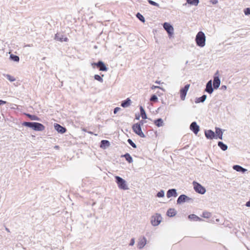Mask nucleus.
<instances>
[{
	"instance_id": "f257e3e1",
	"label": "nucleus",
	"mask_w": 250,
	"mask_h": 250,
	"mask_svg": "<svg viewBox=\"0 0 250 250\" xmlns=\"http://www.w3.org/2000/svg\"><path fill=\"white\" fill-rule=\"evenodd\" d=\"M22 125L31 128L35 131H41L45 129V126L42 124L38 122H24Z\"/></svg>"
},
{
	"instance_id": "f03ea898",
	"label": "nucleus",
	"mask_w": 250,
	"mask_h": 250,
	"mask_svg": "<svg viewBox=\"0 0 250 250\" xmlns=\"http://www.w3.org/2000/svg\"><path fill=\"white\" fill-rule=\"evenodd\" d=\"M195 41L197 45L203 47L206 44V36L202 31H199L196 36Z\"/></svg>"
},
{
	"instance_id": "7ed1b4c3",
	"label": "nucleus",
	"mask_w": 250,
	"mask_h": 250,
	"mask_svg": "<svg viewBox=\"0 0 250 250\" xmlns=\"http://www.w3.org/2000/svg\"><path fill=\"white\" fill-rule=\"evenodd\" d=\"M116 182L120 189L126 190L128 189L127 186L126 184V181L119 176L115 177Z\"/></svg>"
},
{
	"instance_id": "20e7f679",
	"label": "nucleus",
	"mask_w": 250,
	"mask_h": 250,
	"mask_svg": "<svg viewBox=\"0 0 250 250\" xmlns=\"http://www.w3.org/2000/svg\"><path fill=\"white\" fill-rule=\"evenodd\" d=\"M132 130L134 132L142 138H145L146 135L143 132L141 126V124L136 123L132 125Z\"/></svg>"
},
{
	"instance_id": "39448f33",
	"label": "nucleus",
	"mask_w": 250,
	"mask_h": 250,
	"mask_svg": "<svg viewBox=\"0 0 250 250\" xmlns=\"http://www.w3.org/2000/svg\"><path fill=\"white\" fill-rule=\"evenodd\" d=\"M192 184L193 185V188L196 192L201 194H204L205 193L206 189L200 184L195 181H193Z\"/></svg>"
},
{
	"instance_id": "423d86ee",
	"label": "nucleus",
	"mask_w": 250,
	"mask_h": 250,
	"mask_svg": "<svg viewBox=\"0 0 250 250\" xmlns=\"http://www.w3.org/2000/svg\"><path fill=\"white\" fill-rule=\"evenodd\" d=\"M91 65L93 68L96 66L100 71H106L108 70V68L106 66L104 63L102 61H99L97 62H93L91 63Z\"/></svg>"
},
{
	"instance_id": "0eeeda50",
	"label": "nucleus",
	"mask_w": 250,
	"mask_h": 250,
	"mask_svg": "<svg viewBox=\"0 0 250 250\" xmlns=\"http://www.w3.org/2000/svg\"><path fill=\"white\" fill-rule=\"evenodd\" d=\"M163 27L165 30L167 32L168 37H171L173 34L174 29L173 26L168 22H164L163 24Z\"/></svg>"
},
{
	"instance_id": "6e6552de",
	"label": "nucleus",
	"mask_w": 250,
	"mask_h": 250,
	"mask_svg": "<svg viewBox=\"0 0 250 250\" xmlns=\"http://www.w3.org/2000/svg\"><path fill=\"white\" fill-rule=\"evenodd\" d=\"M162 217L160 214L156 213L155 216H152L151 218V223L153 226H158L161 222Z\"/></svg>"
},
{
	"instance_id": "1a4fd4ad",
	"label": "nucleus",
	"mask_w": 250,
	"mask_h": 250,
	"mask_svg": "<svg viewBox=\"0 0 250 250\" xmlns=\"http://www.w3.org/2000/svg\"><path fill=\"white\" fill-rule=\"evenodd\" d=\"M221 83V81L219 77V72L217 71V72L215 73L214 76L213 77V86L215 89H216L219 88Z\"/></svg>"
},
{
	"instance_id": "9d476101",
	"label": "nucleus",
	"mask_w": 250,
	"mask_h": 250,
	"mask_svg": "<svg viewBox=\"0 0 250 250\" xmlns=\"http://www.w3.org/2000/svg\"><path fill=\"white\" fill-rule=\"evenodd\" d=\"M189 128L195 135H197L200 130V126L196 122L191 123Z\"/></svg>"
},
{
	"instance_id": "9b49d317",
	"label": "nucleus",
	"mask_w": 250,
	"mask_h": 250,
	"mask_svg": "<svg viewBox=\"0 0 250 250\" xmlns=\"http://www.w3.org/2000/svg\"><path fill=\"white\" fill-rule=\"evenodd\" d=\"M214 89V87H212V81L210 80L207 83L205 91L208 94H211L213 92Z\"/></svg>"
},
{
	"instance_id": "f8f14e48",
	"label": "nucleus",
	"mask_w": 250,
	"mask_h": 250,
	"mask_svg": "<svg viewBox=\"0 0 250 250\" xmlns=\"http://www.w3.org/2000/svg\"><path fill=\"white\" fill-rule=\"evenodd\" d=\"M206 137L208 139H217L215 133L211 129L207 130L205 131Z\"/></svg>"
},
{
	"instance_id": "ddd939ff",
	"label": "nucleus",
	"mask_w": 250,
	"mask_h": 250,
	"mask_svg": "<svg viewBox=\"0 0 250 250\" xmlns=\"http://www.w3.org/2000/svg\"><path fill=\"white\" fill-rule=\"evenodd\" d=\"M54 128L58 133L61 134L64 133L67 131L66 128L65 127H63L57 123L54 124Z\"/></svg>"
},
{
	"instance_id": "4468645a",
	"label": "nucleus",
	"mask_w": 250,
	"mask_h": 250,
	"mask_svg": "<svg viewBox=\"0 0 250 250\" xmlns=\"http://www.w3.org/2000/svg\"><path fill=\"white\" fill-rule=\"evenodd\" d=\"M178 195L177 190L175 188L168 189L167 192V197L169 198L171 197H176Z\"/></svg>"
},
{
	"instance_id": "2eb2a0df",
	"label": "nucleus",
	"mask_w": 250,
	"mask_h": 250,
	"mask_svg": "<svg viewBox=\"0 0 250 250\" xmlns=\"http://www.w3.org/2000/svg\"><path fill=\"white\" fill-rule=\"evenodd\" d=\"M188 201V196L185 194H182L179 196L177 200V204L181 205Z\"/></svg>"
},
{
	"instance_id": "dca6fc26",
	"label": "nucleus",
	"mask_w": 250,
	"mask_h": 250,
	"mask_svg": "<svg viewBox=\"0 0 250 250\" xmlns=\"http://www.w3.org/2000/svg\"><path fill=\"white\" fill-rule=\"evenodd\" d=\"M188 92V84H186L184 87L180 90V97L181 100H184Z\"/></svg>"
},
{
	"instance_id": "f3484780",
	"label": "nucleus",
	"mask_w": 250,
	"mask_h": 250,
	"mask_svg": "<svg viewBox=\"0 0 250 250\" xmlns=\"http://www.w3.org/2000/svg\"><path fill=\"white\" fill-rule=\"evenodd\" d=\"M55 40L60 41L61 42L68 41V39L67 37H63V36L59 33L55 34Z\"/></svg>"
},
{
	"instance_id": "a211bd4d",
	"label": "nucleus",
	"mask_w": 250,
	"mask_h": 250,
	"mask_svg": "<svg viewBox=\"0 0 250 250\" xmlns=\"http://www.w3.org/2000/svg\"><path fill=\"white\" fill-rule=\"evenodd\" d=\"M146 239L145 237H143L138 243V248L140 249H142L146 245Z\"/></svg>"
},
{
	"instance_id": "6ab92c4d",
	"label": "nucleus",
	"mask_w": 250,
	"mask_h": 250,
	"mask_svg": "<svg viewBox=\"0 0 250 250\" xmlns=\"http://www.w3.org/2000/svg\"><path fill=\"white\" fill-rule=\"evenodd\" d=\"M131 103V100L129 98H128L126 100L123 101L122 102L121 105L123 107L125 108V107H128L130 105Z\"/></svg>"
},
{
	"instance_id": "aec40b11",
	"label": "nucleus",
	"mask_w": 250,
	"mask_h": 250,
	"mask_svg": "<svg viewBox=\"0 0 250 250\" xmlns=\"http://www.w3.org/2000/svg\"><path fill=\"white\" fill-rule=\"evenodd\" d=\"M110 146V142L108 140H102L100 143V147L102 148L105 149Z\"/></svg>"
},
{
	"instance_id": "412c9836",
	"label": "nucleus",
	"mask_w": 250,
	"mask_h": 250,
	"mask_svg": "<svg viewBox=\"0 0 250 250\" xmlns=\"http://www.w3.org/2000/svg\"><path fill=\"white\" fill-rule=\"evenodd\" d=\"M177 211L176 210L173 208H169L167 212V215L170 217L174 216L176 214Z\"/></svg>"
},
{
	"instance_id": "4be33fe9",
	"label": "nucleus",
	"mask_w": 250,
	"mask_h": 250,
	"mask_svg": "<svg viewBox=\"0 0 250 250\" xmlns=\"http://www.w3.org/2000/svg\"><path fill=\"white\" fill-rule=\"evenodd\" d=\"M233 168L238 172H241L242 173H244L247 171V169L243 168L239 165H234L233 166Z\"/></svg>"
},
{
	"instance_id": "5701e85b",
	"label": "nucleus",
	"mask_w": 250,
	"mask_h": 250,
	"mask_svg": "<svg viewBox=\"0 0 250 250\" xmlns=\"http://www.w3.org/2000/svg\"><path fill=\"white\" fill-rule=\"evenodd\" d=\"M122 157L125 158V160L129 163L133 162L132 157L128 153H126L125 154L122 155Z\"/></svg>"
},
{
	"instance_id": "b1692460",
	"label": "nucleus",
	"mask_w": 250,
	"mask_h": 250,
	"mask_svg": "<svg viewBox=\"0 0 250 250\" xmlns=\"http://www.w3.org/2000/svg\"><path fill=\"white\" fill-rule=\"evenodd\" d=\"M215 133L216 134V136L217 138H218L220 139H222L223 137V131L222 129L219 127L215 128Z\"/></svg>"
},
{
	"instance_id": "393cba45",
	"label": "nucleus",
	"mask_w": 250,
	"mask_h": 250,
	"mask_svg": "<svg viewBox=\"0 0 250 250\" xmlns=\"http://www.w3.org/2000/svg\"><path fill=\"white\" fill-rule=\"evenodd\" d=\"M188 219H190V220L194 221H201L203 220L202 218L199 217L198 216L195 214H191L188 215Z\"/></svg>"
},
{
	"instance_id": "a878e982",
	"label": "nucleus",
	"mask_w": 250,
	"mask_h": 250,
	"mask_svg": "<svg viewBox=\"0 0 250 250\" xmlns=\"http://www.w3.org/2000/svg\"><path fill=\"white\" fill-rule=\"evenodd\" d=\"M154 124L158 127H161L164 125V122L161 118H158L154 120Z\"/></svg>"
},
{
	"instance_id": "bb28decb",
	"label": "nucleus",
	"mask_w": 250,
	"mask_h": 250,
	"mask_svg": "<svg viewBox=\"0 0 250 250\" xmlns=\"http://www.w3.org/2000/svg\"><path fill=\"white\" fill-rule=\"evenodd\" d=\"M206 99L207 95L204 94L199 98H196L195 100V103L196 104L200 103H204L206 100Z\"/></svg>"
},
{
	"instance_id": "cd10ccee",
	"label": "nucleus",
	"mask_w": 250,
	"mask_h": 250,
	"mask_svg": "<svg viewBox=\"0 0 250 250\" xmlns=\"http://www.w3.org/2000/svg\"><path fill=\"white\" fill-rule=\"evenodd\" d=\"M25 115L30 120L33 121H40V118L36 115H31L29 113H25Z\"/></svg>"
},
{
	"instance_id": "c85d7f7f",
	"label": "nucleus",
	"mask_w": 250,
	"mask_h": 250,
	"mask_svg": "<svg viewBox=\"0 0 250 250\" xmlns=\"http://www.w3.org/2000/svg\"><path fill=\"white\" fill-rule=\"evenodd\" d=\"M218 146L223 151H226L228 149L227 145L222 142L219 141L218 142Z\"/></svg>"
},
{
	"instance_id": "c756f323",
	"label": "nucleus",
	"mask_w": 250,
	"mask_h": 250,
	"mask_svg": "<svg viewBox=\"0 0 250 250\" xmlns=\"http://www.w3.org/2000/svg\"><path fill=\"white\" fill-rule=\"evenodd\" d=\"M140 114L141 116V117L143 119H147V116L145 110H144V108L142 106H140Z\"/></svg>"
},
{
	"instance_id": "7c9ffc66",
	"label": "nucleus",
	"mask_w": 250,
	"mask_h": 250,
	"mask_svg": "<svg viewBox=\"0 0 250 250\" xmlns=\"http://www.w3.org/2000/svg\"><path fill=\"white\" fill-rule=\"evenodd\" d=\"M10 59L15 62H19L20 61L19 57L17 55L14 54H11L10 55Z\"/></svg>"
},
{
	"instance_id": "2f4dec72",
	"label": "nucleus",
	"mask_w": 250,
	"mask_h": 250,
	"mask_svg": "<svg viewBox=\"0 0 250 250\" xmlns=\"http://www.w3.org/2000/svg\"><path fill=\"white\" fill-rule=\"evenodd\" d=\"M136 17L142 22H145V19L144 17V16L140 14V13H137L136 14Z\"/></svg>"
},
{
	"instance_id": "473e14b6",
	"label": "nucleus",
	"mask_w": 250,
	"mask_h": 250,
	"mask_svg": "<svg viewBox=\"0 0 250 250\" xmlns=\"http://www.w3.org/2000/svg\"><path fill=\"white\" fill-rule=\"evenodd\" d=\"M199 2V0H188V4L197 6Z\"/></svg>"
},
{
	"instance_id": "72a5a7b5",
	"label": "nucleus",
	"mask_w": 250,
	"mask_h": 250,
	"mask_svg": "<svg viewBox=\"0 0 250 250\" xmlns=\"http://www.w3.org/2000/svg\"><path fill=\"white\" fill-rule=\"evenodd\" d=\"M94 79L101 82V83H103L104 80H103V79L102 78V77L101 76H100V75H98V74H96L94 75Z\"/></svg>"
},
{
	"instance_id": "f704fd0d",
	"label": "nucleus",
	"mask_w": 250,
	"mask_h": 250,
	"mask_svg": "<svg viewBox=\"0 0 250 250\" xmlns=\"http://www.w3.org/2000/svg\"><path fill=\"white\" fill-rule=\"evenodd\" d=\"M202 216L205 218H209L211 216V213L209 212L205 211L203 212Z\"/></svg>"
},
{
	"instance_id": "c9c22d12",
	"label": "nucleus",
	"mask_w": 250,
	"mask_h": 250,
	"mask_svg": "<svg viewBox=\"0 0 250 250\" xmlns=\"http://www.w3.org/2000/svg\"><path fill=\"white\" fill-rule=\"evenodd\" d=\"M150 101L152 102H157L158 101V98L157 96L155 94H153L152 95H151L150 98Z\"/></svg>"
},
{
	"instance_id": "e433bc0d",
	"label": "nucleus",
	"mask_w": 250,
	"mask_h": 250,
	"mask_svg": "<svg viewBox=\"0 0 250 250\" xmlns=\"http://www.w3.org/2000/svg\"><path fill=\"white\" fill-rule=\"evenodd\" d=\"M128 143L133 148H136L137 147L136 145L130 139L127 140Z\"/></svg>"
},
{
	"instance_id": "4c0bfd02",
	"label": "nucleus",
	"mask_w": 250,
	"mask_h": 250,
	"mask_svg": "<svg viewBox=\"0 0 250 250\" xmlns=\"http://www.w3.org/2000/svg\"><path fill=\"white\" fill-rule=\"evenodd\" d=\"M165 195V192L163 190H161L160 191H159L156 195V196L161 198L163 197Z\"/></svg>"
},
{
	"instance_id": "58836bf2",
	"label": "nucleus",
	"mask_w": 250,
	"mask_h": 250,
	"mask_svg": "<svg viewBox=\"0 0 250 250\" xmlns=\"http://www.w3.org/2000/svg\"><path fill=\"white\" fill-rule=\"evenodd\" d=\"M147 1L149 3V4H150L153 5V6H157L158 7H159V4L158 3L153 1L152 0H148Z\"/></svg>"
},
{
	"instance_id": "ea45409f",
	"label": "nucleus",
	"mask_w": 250,
	"mask_h": 250,
	"mask_svg": "<svg viewBox=\"0 0 250 250\" xmlns=\"http://www.w3.org/2000/svg\"><path fill=\"white\" fill-rule=\"evenodd\" d=\"M6 78L10 82H14L15 81V79L10 75L7 74L6 75Z\"/></svg>"
},
{
	"instance_id": "a19ab883",
	"label": "nucleus",
	"mask_w": 250,
	"mask_h": 250,
	"mask_svg": "<svg viewBox=\"0 0 250 250\" xmlns=\"http://www.w3.org/2000/svg\"><path fill=\"white\" fill-rule=\"evenodd\" d=\"M244 12L246 15H250V7L245 8L244 10Z\"/></svg>"
},
{
	"instance_id": "79ce46f5",
	"label": "nucleus",
	"mask_w": 250,
	"mask_h": 250,
	"mask_svg": "<svg viewBox=\"0 0 250 250\" xmlns=\"http://www.w3.org/2000/svg\"><path fill=\"white\" fill-rule=\"evenodd\" d=\"M121 109V108L120 107H116L114 109L113 112L114 114H116Z\"/></svg>"
},
{
	"instance_id": "37998d69",
	"label": "nucleus",
	"mask_w": 250,
	"mask_h": 250,
	"mask_svg": "<svg viewBox=\"0 0 250 250\" xmlns=\"http://www.w3.org/2000/svg\"><path fill=\"white\" fill-rule=\"evenodd\" d=\"M134 243H135V239L133 238L131 239V240H130L129 246H132L134 245Z\"/></svg>"
},
{
	"instance_id": "c03bdc74",
	"label": "nucleus",
	"mask_w": 250,
	"mask_h": 250,
	"mask_svg": "<svg viewBox=\"0 0 250 250\" xmlns=\"http://www.w3.org/2000/svg\"><path fill=\"white\" fill-rule=\"evenodd\" d=\"M227 86H226V85H222V86H221L220 89H221V90H226V89H227Z\"/></svg>"
},
{
	"instance_id": "a18cd8bd",
	"label": "nucleus",
	"mask_w": 250,
	"mask_h": 250,
	"mask_svg": "<svg viewBox=\"0 0 250 250\" xmlns=\"http://www.w3.org/2000/svg\"><path fill=\"white\" fill-rule=\"evenodd\" d=\"M6 103V101H3L2 100H0V105L1 104H4Z\"/></svg>"
},
{
	"instance_id": "49530a36",
	"label": "nucleus",
	"mask_w": 250,
	"mask_h": 250,
	"mask_svg": "<svg viewBox=\"0 0 250 250\" xmlns=\"http://www.w3.org/2000/svg\"><path fill=\"white\" fill-rule=\"evenodd\" d=\"M151 88H152V89H156V88H160V86H159L153 85V86L151 87Z\"/></svg>"
},
{
	"instance_id": "de8ad7c7",
	"label": "nucleus",
	"mask_w": 250,
	"mask_h": 250,
	"mask_svg": "<svg viewBox=\"0 0 250 250\" xmlns=\"http://www.w3.org/2000/svg\"><path fill=\"white\" fill-rule=\"evenodd\" d=\"M246 206L248 207H250V200L248 201L246 203Z\"/></svg>"
},
{
	"instance_id": "09e8293b",
	"label": "nucleus",
	"mask_w": 250,
	"mask_h": 250,
	"mask_svg": "<svg viewBox=\"0 0 250 250\" xmlns=\"http://www.w3.org/2000/svg\"><path fill=\"white\" fill-rule=\"evenodd\" d=\"M217 2H218V1H217V0H213V1H212V3H213V4H216Z\"/></svg>"
},
{
	"instance_id": "8fccbe9b",
	"label": "nucleus",
	"mask_w": 250,
	"mask_h": 250,
	"mask_svg": "<svg viewBox=\"0 0 250 250\" xmlns=\"http://www.w3.org/2000/svg\"><path fill=\"white\" fill-rule=\"evenodd\" d=\"M138 123L141 124V126L144 124V123H143V121H140L139 123Z\"/></svg>"
},
{
	"instance_id": "3c124183",
	"label": "nucleus",
	"mask_w": 250,
	"mask_h": 250,
	"mask_svg": "<svg viewBox=\"0 0 250 250\" xmlns=\"http://www.w3.org/2000/svg\"><path fill=\"white\" fill-rule=\"evenodd\" d=\"M139 118H140V116H136V119L139 120Z\"/></svg>"
},
{
	"instance_id": "603ef678",
	"label": "nucleus",
	"mask_w": 250,
	"mask_h": 250,
	"mask_svg": "<svg viewBox=\"0 0 250 250\" xmlns=\"http://www.w3.org/2000/svg\"><path fill=\"white\" fill-rule=\"evenodd\" d=\"M95 7H99V3H96L95 4Z\"/></svg>"
},
{
	"instance_id": "864d4df0",
	"label": "nucleus",
	"mask_w": 250,
	"mask_h": 250,
	"mask_svg": "<svg viewBox=\"0 0 250 250\" xmlns=\"http://www.w3.org/2000/svg\"><path fill=\"white\" fill-rule=\"evenodd\" d=\"M88 133H89V134H93V133L92 132H91V131H88Z\"/></svg>"
},
{
	"instance_id": "5fc2aeb1",
	"label": "nucleus",
	"mask_w": 250,
	"mask_h": 250,
	"mask_svg": "<svg viewBox=\"0 0 250 250\" xmlns=\"http://www.w3.org/2000/svg\"><path fill=\"white\" fill-rule=\"evenodd\" d=\"M58 147H59V146H55V148H58Z\"/></svg>"
},
{
	"instance_id": "6e6d98bb",
	"label": "nucleus",
	"mask_w": 250,
	"mask_h": 250,
	"mask_svg": "<svg viewBox=\"0 0 250 250\" xmlns=\"http://www.w3.org/2000/svg\"><path fill=\"white\" fill-rule=\"evenodd\" d=\"M83 130L84 131H85V132H86V129H83Z\"/></svg>"
},
{
	"instance_id": "4d7b16f0",
	"label": "nucleus",
	"mask_w": 250,
	"mask_h": 250,
	"mask_svg": "<svg viewBox=\"0 0 250 250\" xmlns=\"http://www.w3.org/2000/svg\"><path fill=\"white\" fill-rule=\"evenodd\" d=\"M188 201H189V200H191V199L188 197Z\"/></svg>"
},
{
	"instance_id": "13d9d810",
	"label": "nucleus",
	"mask_w": 250,
	"mask_h": 250,
	"mask_svg": "<svg viewBox=\"0 0 250 250\" xmlns=\"http://www.w3.org/2000/svg\"><path fill=\"white\" fill-rule=\"evenodd\" d=\"M156 83H160V82H157V81H156Z\"/></svg>"
},
{
	"instance_id": "bf43d9fd",
	"label": "nucleus",
	"mask_w": 250,
	"mask_h": 250,
	"mask_svg": "<svg viewBox=\"0 0 250 250\" xmlns=\"http://www.w3.org/2000/svg\"><path fill=\"white\" fill-rule=\"evenodd\" d=\"M185 137H186L185 136H184V137L183 138V140H184V139H185Z\"/></svg>"
},
{
	"instance_id": "052dcab7",
	"label": "nucleus",
	"mask_w": 250,
	"mask_h": 250,
	"mask_svg": "<svg viewBox=\"0 0 250 250\" xmlns=\"http://www.w3.org/2000/svg\"><path fill=\"white\" fill-rule=\"evenodd\" d=\"M187 63H188V61H186V64H187Z\"/></svg>"
},
{
	"instance_id": "680f3d73",
	"label": "nucleus",
	"mask_w": 250,
	"mask_h": 250,
	"mask_svg": "<svg viewBox=\"0 0 250 250\" xmlns=\"http://www.w3.org/2000/svg\"><path fill=\"white\" fill-rule=\"evenodd\" d=\"M189 86H190V84H188V88L189 87Z\"/></svg>"
},
{
	"instance_id": "e2e57ef3",
	"label": "nucleus",
	"mask_w": 250,
	"mask_h": 250,
	"mask_svg": "<svg viewBox=\"0 0 250 250\" xmlns=\"http://www.w3.org/2000/svg\"><path fill=\"white\" fill-rule=\"evenodd\" d=\"M186 1H187V3L188 2V0H186Z\"/></svg>"
}]
</instances>
